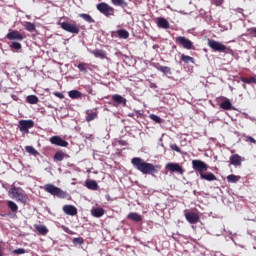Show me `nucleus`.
<instances>
[{
	"mask_svg": "<svg viewBox=\"0 0 256 256\" xmlns=\"http://www.w3.org/2000/svg\"><path fill=\"white\" fill-rule=\"evenodd\" d=\"M63 211L65 212V214H67L69 216H75L78 213L77 208L73 205H65L63 207Z\"/></svg>",
	"mask_w": 256,
	"mask_h": 256,
	"instance_id": "nucleus-16",
	"label": "nucleus"
},
{
	"mask_svg": "<svg viewBox=\"0 0 256 256\" xmlns=\"http://www.w3.org/2000/svg\"><path fill=\"white\" fill-rule=\"evenodd\" d=\"M112 1V5L116 7H122V9H125L128 7V3L125 0H110Z\"/></svg>",
	"mask_w": 256,
	"mask_h": 256,
	"instance_id": "nucleus-24",
	"label": "nucleus"
},
{
	"mask_svg": "<svg viewBox=\"0 0 256 256\" xmlns=\"http://www.w3.org/2000/svg\"><path fill=\"white\" fill-rule=\"evenodd\" d=\"M208 47L215 52H225L227 50L226 45L214 39H208Z\"/></svg>",
	"mask_w": 256,
	"mask_h": 256,
	"instance_id": "nucleus-7",
	"label": "nucleus"
},
{
	"mask_svg": "<svg viewBox=\"0 0 256 256\" xmlns=\"http://www.w3.org/2000/svg\"><path fill=\"white\" fill-rule=\"evenodd\" d=\"M26 100L31 105H36L39 102L38 96H34V94H31L30 96H27Z\"/></svg>",
	"mask_w": 256,
	"mask_h": 256,
	"instance_id": "nucleus-33",
	"label": "nucleus"
},
{
	"mask_svg": "<svg viewBox=\"0 0 256 256\" xmlns=\"http://www.w3.org/2000/svg\"><path fill=\"white\" fill-rule=\"evenodd\" d=\"M36 230L42 235H46L48 233V229L44 225L37 226Z\"/></svg>",
	"mask_w": 256,
	"mask_h": 256,
	"instance_id": "nucleus-37",
	"label": "nucleus"
},
{
	"mask_svg": "<svg viewBox=\"0 0 256 256\" xmlns=\"http://www.w3.org/2000/svg\"><path fill=\"white\" fill-rule=\"evenodd\" d=\"M91 53L93 55H95L96 58H100V59H105L106 58V53L104 50L102 49H95V50H92Z\"/></svg>",
	"mask_w": 256,
	"mask_h": 256,
	"instance_id": "nucleus-22",
	"label": "nucleus"
},
{
	"mask_svg": "<svg viewBox=\"0 0 256 256\" xmlns=\"http://www.w3.org/2000/svg\"><path fill=\"white\" fill-rule=\"evenodd\" d=\"M112 102H114V104H112L114 107H125L127 105L126 98H123L120 94H112Z\"/></svg>",
	"mask_w": 256,
	"mask_h": 256,
	"instance_id": "nucleus-11",
	"label": "nucleus"
},
{
	"mask_svg": "<svg viewBox=\"0 0 256 256\" xmlns=\"http://www.w3.org/2000/svg\"><path fill=\"white\" fill-rule=\"evenodd\" d=\"M63 19H68V17H60L58 25L61 26V28L71 34H79L80 28L79 25L73 21V23L69 21H62Z\"/></svg>",
	"mask_w": 256,
	"mask_h": 256,
	"instance_id": "nucleus-3",
	"label": "nucleus"
},
{
	"mask_svg": "<svg viewBox=\"0 0 256 256\" xmlns=\"http://www.w3.org/2000/svg\"><path fill=\"white\" fill-rule=\"evenodd\" d=\"M0 91H1V84H0Z\"/></svg>",
	"mask_w": 256,
	"mask_h": 256,
	"instance_id": "nucleus-54",
	"label": "nucleus"
},
{
	"mask_svg": "<svg viewBox=\"0 0 256 256\" xmlns=\"http://www.w3.org/2000/svg\"><path fill=\"white\" fill-rule=\"evenodd\" d=\"M170 149H172V151H176L178 153L181 152V148H179L177 144H170Z\"/></svg>",
	"mask_w": 256,
	"mask_h": 256,
	"instance_id": "nucleus-43",
	"label": "nucleus"
},
{
	"mask_svg": "<svg viewBox=\"0 0 256 256\" xmlns=\"http://www.w3.org/2000/svg\"><path fill=\"white\" fill-rule=\"evenodd\" d=\"M150 119L156 123H162V118L160 116H157L156 114H150Z\"/></svg>",
	"mask_w": 256,
	"mask_h": 256,
	"instance_id": "nucleus-41",
	"label": "nucleus"
},
{
	"mask_svg": "<svg viewBox=\"0 0 256 256\" xmlns=\"http://www.w3.org/2000/svg\"><path fill=\"white\" fill-rule=\"evenodd\" d=\"M26 151L34 156L38 155V152L35 150L33 146H26Z\"/></svg>",
	"mask_w": 256,
	"mask_h": 256,
	"instance_id": "nucleus-40",
	"label": "nucleus"
},
{
	"mask_svg": "<svg viewBox=\"0 0 256 256\" xmlns=\"http://www.w3.org/2000/svg\"><path fill=\"white\" fill-rule=\"evenodd\" d=\"M249 33L252 37L256 38V27H252L249 29Z\"/></svg>",
	"mask_w": 256,
	"mask_h": 256,
	"instance_id": "nucleus-45",
	"label": "nucleus"
},
{
	"mask_svg": "<svg viewBox=\"0 0 256 256\" xmlns=\"http://www.w3.org/2000/svg\"><path fill=\"white\" fill-rule=\"evenodd\" d=\"M91 214L95 217V218H101L102 216H104L105 214V210L103 208H93L91 210Z\"/></svg>",
	"mask_w": 256,
	"mask_h": 256,
	"instance_id": "nucleus-19",
	"label": "nucleus"
},
{
	"mask_svg": "<svg viewBox=\"0 0 256 256\" xmlns=\"http://www.w3.org/2000/svg\"><path fill=\"white\" fill-rule=\"evenodd\" d=\"M90 64L89 63H85V62H80L77 67L80 70V72L82 73H87L88 69H89Z\"/></svg>",
	"mask_w": 256,
	"mask_h": 256,
	"instance_id": "nucleus-30",
	"label": "nucleus"
},
{
	"mask_svg": "<svg viewBox=\"0 0 256 256\" xmlns=\"http://www.w3.org/2000/svg\"><path fill=\"white\" fill-rule=\"evenodd\" d=\"M34 127L33 120H20L19 129L22 133H29V130Z\"/></svg>",
	"mask_w": 256,
	"mask_h": 256,
	"instance_id": "nucleus-9",
	"label": "nucleus"
},
{
	"mask_svg": "<svg viewBox=\"0 0 256 256\" xmlns=\"http://www.w3.org/2000/svg\"><path fill=\"white\" fill-rule=\"evenodd\" d=\"M242 88L246 90L247 89L246 84H242Z\"/></svg>",
	"mask_w": 256,
	"mask_h": 256,
	"instance_id": "nucleus-51",
	"label": "nucleus"
},
{
	"mask_svg": "<svg viewBox=\"0 0 256 256\" xmlns=\"http://www.w3.org/2000/svg\"><path fill=\"white\" fill-rule=\"evenodd\" d=\"M199 176H200L201 180H206V181H209V182L217 180V177L213 173H211V172H209V173H204L203 172Z\"/></svg>",
	"mask_w": 256,
	"mask_h": 256,
	"instance_id": "nucleus-17",
	"label": "nucleus"
},
{
	"mask_svg": "<svg viewBox=\"0 0 256 256\" xmlns=\"http://www.w3.org/2000/svg\"><path fill=\"white\" fill-rule=\"evenodd\" d=\"M220 108L225 110V111H229L233 108L232 102H230V100H224L223 102H221L219 104Z\"/></svg>",
	"mask_w": 256,
	"mask_h": 256,
	"instance_id": "nucleus-21",
	"label": "nucleus"
},
{
	"mask_svg": "<svg viewBox=\"0 0 256 256\" xmlns=\"http://www.w3.org/2000/svg\"><path fill=\"white\" fill-rule=\"evenodd\" d=\"M162 147H164V144H162Z\"/></svg>",
	"mask_w": 256,
	"mask_h": 256,
	"instance_id": "nucleus-55",
	"label": "nucleus"
},
{
	"mask_svg": "<svg viewBox=\"0 0 256 256\" xmlns=\"http://www.w3.org/2000/svg\"><path fill=\"white\" fill-rule=\"evenodd\" d=\"M79 17L82 18L84 21H86L89 24L95 23V20L90 14L87 13H80Z\"/></svg>",
	"mask_w": 256,
	"mask_h": 256,
	"instance_id": "nucleus-25",
	"label": "nucleus"
},
{
	"mask_svg": "<svg viewBox=\"0 0 256 256\" xmlns=\"http://www.w3.org/2000/svg\"><path fill=\"white\" fill-rule=\"evenodd\" d=\"M166 169H168L170 173H178L180 175L184 174L183 168L178 163H168L166 164Z\"/></svg>",
	"mask_w": 256,
	"mask_h": 256,
	"instance_id": "nucleus-12",
	"label": "nucleus"
},
{
	"mask_svg": "<svg viewBox=\"0 0 256 256\" xmlns=\"http://www.w3.org/2000/svg\"><path fill=\"white\" fill-rule=\"evenodd\" d=\"M132 166L140 173L144 175H149L152 173H157L156 167L153 164L146 163L143 159L141 158H132Z\"/></svg>",
	"mask_w": 256,
	"mask_h": 256,
	"instance_id": "nucleus-1",
	"label": "nucleus"
},
{
	"mask_svg": "<svg viewBox=\"0 0 256 256\" xmlns=\"http://www.w3.org/2000/svg\"><path fill=\"white\" fill-rule=\"evenodd\" d=\"M156 25H158V28L165 30L170 28L169 21L164 17H158V19L156 20Z\"/></svg>",
	"mask_w": 256,
	"mask_h": 256,
	"instance_id": "nucleus-15",
	"label": "nucleus"
},
{
	"mask_svg": "<svg viewBox=\"0 0 256 256\" xmlns=\"http://www.w3.org/2000/svg\"><path fill=\"white\" fill-rule=\"evenodd\" d=\"M10 48L11 49H15V50H21L22 49V44L18 41H13L11 44H10Z\"/></svg>",
	"mask_w": 256,
	"mask_h": 256,
	"instance_id": "nucleus-36",
	"label": "nucleus"
},
{
	"mask_svg": "<svg viewBox=\"0 0 256 256\" xmlns=\"http://www.w3.org/2000/svg\"><path fill=\"white\" fill-rule=\"evenodd\" d=\"M97 9L102 15L106 17H111L115 14V9L106 2L98 3Z\"/></svg>",
	"mask_w": 256,
	"mask_h": 256,
	"instance_id": "nucleus-5",
	"label": "nucleus"
},
{
	"mask_svg": "<svg viewBox=\"0 0 256 256\" xmlns=\"http://www.w3.org/2000/svg\"><path fill=\"white\" fill-rule=\"evenodd\" d=\"M62 228L66 233L72 234V231L68 227L63 226Z\"/></svg>",
	"mask_w": 256,
	"mask_h": 256,
	"instance_id": "nucleus-48",
	"label": "nucleus"
},
{
	"mask_svg": "<svg viewBox=\"0 0 256 256\" xmlns=\"http://www.w3.org/2000/svg\"><path fill=\"white\" fill-rule=\"evenodd\" d=\"M25 30L28 32H33L36 30V25L35 23H32L30 21L25 22Z\"/></svg>",
	"mask_w": 256,
	"mask_h": 256,
	"instance_id": "nucleus-34",
	"label": "nucleus"
},
{
	"mask_svg": "<svg viewBox=\"0 0 256 256\" xmlns=\"http://www.w3.org/2000/svg\"><path fill=\"white\" fill-rule=\"evenodd\" d=\"M7 205L9 207V209L11 210V212L16 215V213L18 212V206L15 202L13 201H7Z\"/></svg>",
	"mask_w": 256,
	"mask_h": 256,
	"instance_id": "nucleus-32",
	"label": "nucleus"
},
{
	"mask_svg": "<svg viewBox=\"0 0 256 256\" xmlns=\"http://www.w3.org/2000/svg\"><path fill=\"white\" fill-rule=\"evenodd\" d=\"M116 34L120 39L126 40L129 38V32L126 29H118V31H116Z\"/></svg>",
	"mask_w": 256,
	"mask_h": 256,
	"instance_id": "nucleus-26",
	"label": "nucleus"
},
{
	"mask_svg": "<svg viewBox=\"0 0 256 256\" xmlns=\"http://www.w3.org/2000/svg\"><path fill=\"white\" fill-rule=\"evenodd\" d=\"M87 116H86V121L87 122H91L93 120H95L98 117L97 112H93V110H88L86 112Z\"/></svg>",
	"mask_w": 256,
	"mask_h": 256,
	"instance_id": "nucleus-27",
	"label": "nucleus"
},
{
	"mask_svg": "<svg viewBox=\"0 0 256 256\" xmlns=\"http://www.w3.org/2000/svg\"><path fill=\"white\" fill-rule=\"evenodd\" d=\"M85 184L88 189L93 190V191H96L99 187L97 182L94 180L86 181Z\"/></svg>",
	"mask_w": 256,
	"mask_h": 256,
	"instance_id": "nucleus-29",
	"label": "nucleus"
},
{
	"mask_svg": "<svg viewBox=\"0 0 256 256\" xmlns=\"http://www.w3.org/2000/svg\"><path fill=\"white\" fill-rule=\"evenodd\" d=\"M240 178L241 177L235 176V175H228L226 177L227 181L230 182V183H237V182H239Z\"/></svg>",
	"mask_w": 256,
	"mask_h": 256,
	"instance_id": "nucleus-35",
	"label": "nucleus"
},
{
	"mask_svg": "<svg viewBox=\"0 0 256 256\" xmlns=\"http://www.w3.org/2000/svg\"><path fill=\"white\" fill-rule=\"evenodd\" d=\"M73 243L74 244H79V245H82L84 243V239L79 237V238H74L73 239Z\"/></svg>",
	"mask_w": 256,
	"mask_h": 256,
	"instance_id": "nucleus-44",
	"label": "nucleus"
},
{
	"mask_svg": "<svg viewBox=\"0 0 256 256\" xmlns=\"http://www.w3.org/2000/svg\"><path fill=\"white\" fill-rule=\"evenodd\" d=\"M128 219L134 222H141L143 220V217L138 213H130L128 214Z\"/></svg>",
	"mask_w": 256,
	"mask_h": 256,
	"instance_id": "nucleus-28",
	"label": "nucleus"
},
{
	"mask_svg": "<svg viewBox=\"0 0 256 256\" xmlns=\"http://www.w3.org/2000/svg\"><path fill=\"white\" fill-rule=\"evenodd\" d=\"M6 38L10 41H19V42L23 41L24 39L23 34L18 30L9 31L8 34L6 35Z\"/></svg>",
	"mask_w": 256,
	"mask_h": 256,
	"instance_id": "nucleus-10",
	"label": "nucleus"
},
{
	"mask_svg": "<svg viewBox=\"0 0 256 256\" xmlns=\"http://www.w3.org/2000/svg\"><path fill=\"white\" fill-rule=\"evenodd\" d=\"M50 142L53 145H56L59 147H67L69 145V142H66V140H63L61 136H52V138H50Z\"/></svg>",
	"mask_w": 256,
	"mask_h": 256,
	"instance_id": "nucleus-14",
	"label": "nucleus"
},
{
	"mask_svg": "<svg viewBox=\"0 0 256 256\" xmlns=\"http://www.w3.org/2000/svg\"><path fill=\"white\" fill-rule=\"evenodd\" d=\"M184 217L186 221L190 224H196L200 221L199 215L195 212H185Z\"/></svg>",
	"mask_w": 256,
	"mask_h": 256,
	"instance_id": "nucleus-13",
	"label": "nucleus"
},
{
	"mask_svg": "<svg viewBox=\"0 0 256 256\" xmlns=\"http://www.w3.org/2000/svg\"><path fill=\"white\" fill-rule=\"evenodd\" d=\"M9 196L16 200L17 202H21L22 204L26 205L29 201V198L25 191L20 187H13L8 191Z\"/></svg>",
	"mask_w": 256,
	"mask_h": 256,
	"instance_id": "nucleus-2",
	"label": "nucleus"
},
{
	"mask_svg": "<svg viewBox=\"0 0 256 256\" xmlns=\"http://www.w3.org/2000/svg\"><path fill=\"white\" fill-rule=\"evenodd\" d=\"M44 190L47 193H50L51 195H53L55 197H58L60 199L67 198V193L66 192H64L63 190H61L60 188H58V187H56L52 184L45 185Z\"/></svg>",
	"mask_w": 256,
	"mask_h": 256,
	"instance_id": "nucleus-4",
	"label": "nucleus"
},
{
	"mask_svg": "<svg viewBox=\"0 0 256 256\" xmlns=\"http://www.w3.org/2000/svg\"><path fill=\"white\" fill-rule=\"evenodd\" d=\"M158 70L166 75L171 73V69L168 66H160Z\"/></svg>",
	"mask_w": 256,
	"mask_h": 256,
	"instance_id": "nucleus-39",
	"label": "nucleus"
},
{
	"mask_svg": "<svg viewBox=\"0 0 256 256\" xmlns=\"http://www.w3.org/2000/svg\"><path fill=\"white\" fill-rule=\"evenodd\" d=\"M0 256H3V253H2V248L0 246Z\"/></svg>",
	"mask_w": 256,
	"mask_h": 256,
	"instance_id": "nucleus-52",
	"label": "nucleus"
},
{
	"mask_svg": "<svg viewBox=\"0 0 256 256\" xmlns=\"http://www.w3.org/2000/svg\"><path fill=\"white\" fill-rule=\"evenodd\" d=\"M68 95L73 100L81 99L83 96L82 92H79V90H70V92H68Z\"/></svg>",
	"mask_w": 256,
	"mask_h": 256,
	"instance_id": "nucleus-20",
	"label": "nucleus"
},
{
	"mask_svg": "<svg viewBox=\"0 0 256 256\" xmlns=\"http://www.w3.org/2000/svg\"><path fill=\"white\" fill-rule=\"evenodd\" d=\"M152 48H153V49H158V48H159V45H158V44H154V45L152 46Z\"/></svg>",
	"mask_w": 256,
	"mask_h": 256,
	"instance_id": "nucleus-50",
	"label": "nucleus"
},
{
	"mask_svg": "<svg viewBox=\"0 0 256 256\" xmlns=\"http://www.w3.org/2000/svg\"><path fill=\"white\" fill-rule=\"evenodd\" d=\"M176 43L178 44V46L182 47L183 49H186V50L194 49L193 42L185 36H176Z\"/></svg>",
	"mask_w": 256,
	"mask_h": 256,
	"instance_id": "nucleus-6",
	"label": "nucleus"
},
{
	"mask_svg": "<svg viewBox=\"0 0 256 256\" xmlns=\"http://www.w3.org/2000/svg\"><path fill=\"white\" fill-rule=\"evenodd\" d=\"M26 18L30 20V19H31V16H30V15H26Z\"/></svg>",
	"mask_w": 256,
	"mask_h": 256,
	"instance_id": "nucleus-53",
	"label": "nucleus"
},
{
	"mask_svg": "<svg viewBox=\"0 0 256 256\" xmlns=\"http://www.w3.org/2000/svg\"><path fill=\"white\" fill-rule=\"evenodd\" d=\"M54 95L60 99H63L64 98V95L61 94V92H54Z\"/></svg>",
	"mask_w": 256,
	"mask_h": 256,
	"instance_id": "nucleus-46",
	"label": "nucleus"
},
{
	"mask_svg": "<svg viewBox=\"0 0 256 256\" xmlns=\"http://www.w3.org/2000/svg\"><path fill=\"white\" fill-rule=\"evenodd\" d=\"M191 164H192V169L195 172H198L199 176L204 172L208 171V168H209L208 165L202 162L201 160H193Z\"/></svg>",
	"mask_w": 256,
	"mask_h": 256,
	"instance_id": "nucleus-8",
	"label": "nucleus"
},
{
	"mask_svg": "<svg viewBox=\"0 0 256 256\" xmlns=\"http://www.w3.org/2000/svg\"><path fill=\"white\" fill-rule=\"evenodd\" d=\"M248 140H249L251 143H256L255 138H252V136H249V137H248Z\"/></svg>",
	"mask_w": 256,
	"mask_h": 256,
	"instance_id": "nucleus-49",
	"label": "nucleus"
},
{
	"mask_svg": "<svg viewBox=\"0 0 256 256\" xmlns=\"http://www.w3.org/2000/svg\"><path fill=\"white\" fill-rule=\"evenodd\" d=\"M230 164L233 166H241L242 165V160L239 155H232L229 158Z\"/></svg>",
	"mask_w": 256,
	"mask_h": 256,
	"instance_id": "nucleus-18",
	"label": "nucleus"
},
{
	"mask_svg": "<svg viewBox=\"0 0 256 256\" xmlns=\"http://www.w3.org/2000/svg\"><path fill=\"white\" fill-rule=\"evenodd\" d=\"M180 59H181V61L184 62L185 64H189V63L194 64V63H195L194 57L189 56V55H186V54H181Z\"/></svg>",
	"mask_w": 256,
	"mask_h": 256,
	"instance_id": "nucleus-23",
	"label": "nucleus"
},
{
	"mask_svg": "<svg viewBox=\"0 0 256 256\" xmlns=\"http://www.w3.org/2000/svg\"><path fill=\"white\" fill-rule=\"evenodd\" d=\"M240 81L242 83H245V84H248V85H251V84H255L256 85V77L255 76H251V78L241 77Z\"/></svg>",
	"mask_w": 256,
	"mask_h": 256,
	"instance_id": "nucleus-31",
	"label": "nucleus"
},
{
	"mask_svg": "<svg viewBox=\"0 0 256 256\" xmlns=\"http://www.w3.org/2000/svg\"><path fill=\"white\" fill-rule=\"evenodd\" d=\"M64 158H65L64 152H56V154H55V156H54V159H55L56 161H59V162L63 161Z\"/></svg>",
	"mask_w": 256,
	"mask_h": 256,
	"instance_id": "nucleus-38",
	"label": "nucleus"
},
{
	"mask_svg": "<svg viewBox=\"0 0 256 256\" xmlns=\"http://www.w3.org/2000/svg\"><path fill=\"white\" fill-rule=\"evenodd\" d=\"M13 253L17 254V255H22V254L27 253V251L23 248H19V249L14 250Z\"/></svg>",
	"mask_w": 256,
	"mask_h": 256,
	"instance_id": "nucleus-42",
	"label": "nucleus"
},
{
	"mask_svg": "<svg viewBox=\"0 0 256 256\" xmlns=\"http://www.w3.org/2000/svg\"><path fill=\"white\" fill-rule=\"evenodd\" d=\"M244 37H247V34H245V33H243V34H241V35H239L238 37H237V39L238 40H245V38Z\"/></svg>",
	"mask_w": 256,
	"mask_h": 256,
	"instance_id": "nucleus-47",
	"label": "nucleus"
}]
</instances>
